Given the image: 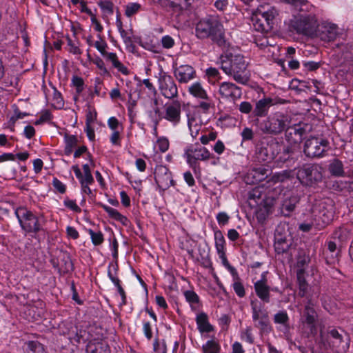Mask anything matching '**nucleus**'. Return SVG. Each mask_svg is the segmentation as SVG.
<instances>
[{
	"mask_svg": "<svg viewBox=\"0 0 353 353\" xmlns=\"http://www.w3.org/2000/svg\"><path fill=\"white\" fill-rule=\"evenodd\" d=\"M252 319L254 326L259 330L260 334H268L272 331L269 313L263 303L257 299L250 302Z\"/></svg>",
	"mask_w": 353,
	"mask_h": 353,
	"instance_id": "nucleus-8",
	"label": "nucleus"
},
{
	"mask_svg": "<svg viewBox=\"0 0 353 353\" xmlns=\"http://www.w3.org/2000/svg\"><path fill=\"white\" fill-rule=\"evenodd\" d=\"M265 274L266 272H263L261 274V279L254 283V288L259 299L263 303H268L270 302L271 287L267 283Z\"/></svg>",
	"mask_w": 353,
	"mask_h": 353,
	"instance_id": "nucleus-17",
	"label": "nucleus"
},
{
	"mask_svg": "<svg viewBox=\"0 0 353 353\" xmlns=\"http://www.w3.org/2000/svg\"><path fill=\"white\" fill-rule=\"evenodd\" d=\"M101 207L110 218L119 222L124 226H127L129 224V219L125 216L121 214L117 210L104 204L101 205Z\"/></svg>",
	"mask_w": 353,
	"mask_h": 353,
	"instance_id": "nucleus-27",
	"label": "nucleus"
},
{
	"mask_svg": "<svg viewBox=\"0 0 353 353\" xmlns=\"http://www.w3.org/2000/svg\"><path fill=\"white\" fill-rule=\"evenodd\" d=\"M330 173L334 176L340 177L344 176L343 164L342 161L334 159L330 162L328 166Z\"/></svg>",
	"mask_w": 353,
	"mask_h": 353,
	"instance_id": "nucleus-35",
	"label": "nucleus"
},
{
	"mask_svg": "<svg viewBox=\"0 0 353 353\" xmlns=\"http://www.w3.org/2000/svg\"><path fill=\"white\" fill-rule=\"evenodd\" d=\"M24 350L25 353H48L42 343L34 341L26 342Z\"/></svg>",
	"mask_w": 353,
	"mask_h": 353,
	"instance_id": "nucleus-33",
	"label": "nucleus"
},
{
	"mask_svg": "<svg viewBox=\"0 0 353 353\" xmlns=\"http://www.w3.org/2000/svg\"><path fill=\"white\" fill-rule=\"evenodd\" d=\"M205 75L208 77V81L212 85H216L217 83L220 88H224L225 85L227 88H240L233 83H228L226 81H221V77L219 70L212 67H210L205 70Z\"/></svg>",
	"mask_w": 353,
	"mask_h": 353,
	"instance_id": "nucleus-21",
	"label": "nucleus"
},
{
	"mask_svg": "<svg viewBox=\"0 0 353 353\" xmlns=\"http://www.w3.org/2000/svg\"><path fill=\"white\" fill-rule=\"evenodd\" d=\"M52 105L56 109H61L64 105L62 95L58 90H54Z\"/></svg>",
	"mask_w": 353,
	"mask_h": 353,
	"instance_id": "nucleus-46",
	"label": "nucleus"
},
{
	"mask_svg": "<svg viewBox=\"0 0 353 353\" xmlns=\"http://www.w3.org/2000/svg\"><path fill=\"white\" fill-rule=\"evenodd\" d=\"M88 232L90 236L92 243L94 245H99L103 242V241H104L103 234H102L101 232H100V231L94 232L92 230L89 229L88 230Z\"/></svg>",
	"mask_w": 353,
	"mask_h": 353,
	"instance_id": "nucleus-43",
	"label": "nucleus"
},
{
	"mask_svg": "<svg viewBox=\"0 0 353 353\" xmlns=\"http://www.w3.org/2000/svg\"><path fill=\"white\" fill-rule=\"evenodd\" d=\"M185 301L190 304L192 310H196L199 307L200 299L198 294L193 290L183 292Z\"/></svg>",
	"mask_w": 353,
	"mask_h": 353,
	"instance_id": "nucleus-36",
	"label": "nucleus"
},
{
	"mask_svg": "<svg viewBox=\"0 0 353 353\" xmlns=\"http://www.w3.org/2000/svg\"><path fill=\"white\" fill-rule=\"evenodd\" d=\"M72 170L80 183L92 184L94 182L92 174H83L77 165L72 166Z\"/></svg>",
	"mask_w": 353,
	"mask_h": 353,
	"instance_id": "nucleus-38",
	"label": "nucleus"
},
{
	"mask_svg": "<svg viewBox=\"0 0 353 353\" xmlns=\"http://www.w3.org/2000/svg\"><path fill=\"white\" fill-rule=\"evenodd\" d=\"M90 17L91 22L94 26V30L98 32H102L103 30V27L101 24L100 21L97 19L96 15L93 13L92 15Z\"/></svg>",
	"mask_w": 353,
	"mask_h": 353,
	"instance_id": "nucleus-63",
	"label": "nucleus"
},
{
	"mask_svg": "<svg viewBox=\"0 0 353 353\" xmlns=\"http://www.w3.org/2000/svg\"><path fill=\"white\" fill-rule=\"evenodd\" d=\"M93 63L97 65V67L100 70V74L103 76H110V72L105 66L104 61L102 59L97 57L94 61Z\"/></svg>",
	"mask_w": 353,
	"mask_h": 353,
	"instance_id": "nucleus-51",
	"label": "nucleus"
},
{
	"mask_svg": "<svg viewBox=\"0 0 353 353\" xmlns=\"http://www.w3.org/2000/svg\"><path fill=\"white\" fill-rule=\"evenodd\" d=\"M174 39L170 35H165L161 38V45L165 49H170L174 47Z\"/></svg>",
	"mask_w": 353,
	"mask_h": 353,
	"instance_id": "nucleus-55",
	"label": "nucleus"
},
{
	"mask_svg": "<svg viewBox=\"0 0 353 353\" xmlns=\"http://www.w3.org/2000/svg\"><path fill=\"white\" fill-rule=\"evenodd\" d=\"M143 10L142 6L137 2H129L125 8V15L127 17H132L139 12Z\"/></svg>",
	"mask_w": 353,
	"mask_h": 353,
	"instance_id": "nucleus-40",
	"label": "nucleus"
},
{
	"mask_svg": "<svg viewBox=\"0 0 353 353\" xmlns=\"http://www.w3.org/2000/svg\"><path fill=\"white\" fill-rule=\"evenodd\" d=\"M276 14L277 12L274 9L263 12L254 23L255 30L261 32H269L272 30Z\"/></svg>",
	"mask_w": 353,
	"mask_h": 353,
	"instance_id": "nucleus-14",
	"label": "nucleus"
},
{
	"mask_svg": "<svg viewBox=\"0 0 353 353\" xmlns=\"http://www.w3.org/2000/svg\"><path fill=\"white\" fill-rule=\"evenodd\" d=\"M318 314L316 312L312 300H307L301 316V323L303 328L312 336L317 334Z\"/></svg>",
	"mask_w": 353,
	"mask_h": 353,
	"instance_id": "nucleus-12",
	"label": "nucleus"
},
{
	"mask_svg": "<svg viewBox=\"0 0 353 353\" xmlns=\"http://www.w3.org/2000/svg\"><path fill=\"white\" fill-rule=\"evenodd\" d=\"M321 167L316 164L304 165L297 170L296 177L301 184L310 186L321 181Z\"/></svg>",
	"mask_w": 353,
	"mask_h": 353,
	"instance_id": "nucleus-11",
	"label": "nucleus"
},
{
	"mask_svg": "<svg viewBox=\"0 0 353 353\" xmlns=\"http://www.w3.org/2000/svg\"><path fill=\"white\" fill-rule=\"evenodd\" d=\"M98 38L101 40V41H97L94 46L97 49V50L101 53V54L103 57L106 53L107 51L105 50L106 48H108V44L106 42L101 39V35H97Z\"/></svg>",
	"mask_w": 353,
	"mask_h": 353,
	"instance_id": "nucleus-54",
	"label": "nucleus"
},
{
	"mask_svg": "<svg viewBox=\"0 0 353 353\" xmlns=\"http://www.w3.org/2000/svg\"><path fill=\"white\" fill-rule=\"evenodd\" d=\"M330 149V142L323 137H311L304 143L303 152L309 158L321 159Z\"/></svg>",
	"mask_w": 353,
	"mask_h": 353,
	"instance_id": "nucleus-10",
	"label": "nucleus"
},
{
	"mask_svg": "<svg viewBox=\"0 0 353 353\" xmlns=\"http://www.w3.org/2000/svg\"><path fill=\"white\" fill-rule=\"evenodd\" d=\"M140 91V90H130L128 93L129 110H131V109L136 105L137 101L141 94Z\"/></svg>",
	"mask_w": 353,
	"mask_h": 353,
	"instance_id": "nucleus-44",
	"label": "nucleus"
},
{
	"mask_svg": "<svg viewBox=\"0 0 353 353\" xmlns=\"http://www.w3.org/2000/svg\"><path fill=\"white\" fill-rule=\"evenodd\" d=\"M299 8L301 12H305V16H311L314 14L317 17L319 9L310 3L307 0H299V2L294 6Z\"/></svg>",
	"mask_w": 353,
	"mask_h": 353,
	"instance_id": "nucleus-30",
	"label": "nucleus"
},
{
	"mask_svg": "<svg viewBox=\"0 0 353 353\" xmlns=\"http://www.w3.org/2000/svg\"><path fill=\"white\" fill-rule=\"evenodd\" d=\"M337 34V26L334 23L325 22L322 23L321 26L319 25L316 35L314 37H319L323 41L330 42L336 39Z\"/></svg>",
	"mask_w": 353,
	"mask_h": 353,
	"instance_id": "nucleus-16",
	"label": "nucleus"
},
{
	"mask_svg": "<svg viewBox=\"0 0 353 353\" xmlns=\"http://www.w3.org/2000/svg\"><path fill=\"white\" fill-rule=\"evenodd\" d=\"M143 332L148 341H150L152 338V331L151 324L149 321L143 322Z\"/></svg>",
	"mask_w": 353,
	"mask_h": 353,
	"instance_id": "nucleus-60",
	"label": "nucleus"
},
{
	"mask_svg": "<svg viewBox=\"0 0 353 353\" xmlns=\"http://www.w3.org/2000/svg\"><path fill=\"white\" fill-rule=\"evenodd\" d=\"M184 157L186 159L188 164L193 169L198 167V161H208L211 153L205 147L199 145H190L185 149Z\"/></svg>",
	"mask_w": 353,
	"mask_h": 353,
	"instance_id": "nucleus-13",
	"label": "nucleus"
},
{
	"mask_svg": "<svg viewBox=\"0 0 353 353\" xmlns=\"http://www.w3.org/2000/svg\"><path fill=\"white\" fill-rule=\"evenodd\" d=\"M68 335L69 340L73 344H78L81 342L85 343L91 340L89 332L77 326L72 327L68 331Z\"/></svg>",
	"mask_w": 353,
	"mask_h": 353,
	"instance_id": "nucleus-22",
	"label": "nucleus"
},
{
	"mask_svg": "<svg viewBox=\"0 0 353 353\" xmlns=\"http://www.w3.org/2000/svg\"><path fill=\"white\" fill-rule=\"evenodd\" d=\"M148 116L151 123L155 125H159V122L163 119V114L158 108L148 111Z\"/></svg>",
	"mask_w": 353,
	"mask_h": 353,
	"instance_id": "nucleus-42",
	"label": "nucleus"
},
{
	"mask_svg": "<svg viewBox=\"0 0 353 353\" xmlns=\"http://www.w3.org/2000/svg\"><path fill=\"white\" fill-rule=\"evenodd\" d=\"M195 72L190 65L181 66L176 72V77L180 82L187 83L194 78Z\"/></svg>",
	"mask_w": 353,
	"mask_h": 353,
	"instance_id": "nucleus-29",
	"label": "nucleus"
},
{
	"mask_svg": "<svg viewBox=\"0 0 353 353\" xmlns=\"http://www.w3.org/2000/svg\"><path fill=\"white\" fill-rule=\"evenodd\" d=\"M78 139L75 135L65 133L64 135V152L65 155H70L74 148L77 146Z\"/></svg>",
	"mask_w": 353,
	"mask_h": 353,
	"instance_id": "nucleus-34",
	"label": "nucleus"
},
{
	"mask_svg": "<svg viewBox=\"0 0 353 353\" xmlns=\"http://www.w3.org/2000/svg\"><path fill=\"white\" fill-rule=\"evenodd\" d=\"M292 124L291 115L277 111L271 113L261 123V130L269 134L277 135L283 132Z\"/></svg>",
	"mask_w": 353,
	"mask_h": 353,
	"instance_id": "nucleus-6",
	"label": "nucleus"
},
{
	"mask_svg": "<svg viewBox=\"0 0 353 353\" xmlns=\"http://www.w3.org/2000/svg\"><path fill=\"white\" fill-rule=\"evenodd\" d=\"M118 265L117 263H110L108 270V276L115 287L120 285V280L117 277Z\"/></svg>",
	"mask_w": 353,
	"mask_h": 353,
	"instance_id": "nucleus-39",
	"label": "nucleus"
},
{
	"mask_svg": "<svg viewBox=\"0 0 353 353\" xmlns=\"http://www.w3.org/2000/svg\"><path fill=\"white\" fill-rule=\"evenodd\" d=\"M269 174V169L265 168L264 166H259L254 168L252 170H250L248 176H252V181L251 182L254 183L263 181L268 177Z\"/></svg>",
	"mask_w": 353,
	"mask_h": 353,
	"instance_id": "nucleus-28",
	"label": "nucleus"
},
{
	"mask_svg": "<svg viewBox=\"0 0 353 353\" xmlns=\"http://www.w3.org/2000/svg\"><path fill=\"white\" fill-rule=\"evenodd\" d=\"M203 353H220L221 346L218 341L214 339L208 340L202 345Z\"/></svg>",
	"mask_w": 353,
	"mask_h": 353,
	"instance_id": "nucleus-37",
	"label": "nucleus"
},
{
	"mask_svg": "<svg viewBox=\"0 0 353 353\" xmlns=\"http://www.w3.org/2000/svg\"><path fill=\"white\" fill-rule=\"evenodd\" d=\"M193 0H163L162 6L172 21L181 24L185 21V10Z\"/></svg>",
	"mask_w": 353,
	"mask_h": 353,
	"instance_id": "nucleus-9",
	"label": "nucleus"
},
{
	"mask_svg": "<svg viewBox=\"0 0 353 353\" xmlns=\"http://www.w3.org/2000/svg\"><path fill=\"white\" fill-rule=\"evenodd\" d=\"M318 27V19L314 14L311 16H305L304 14L294 15L290 20L288 24L290 32L311 38L316 35Z\"/></svg>",
	"mask_w": 353,
	"mask_h": 353,
	"instance_id": "nucleus-4",
	"label": "nucleus"
},
{
	"mask_svg": "<svg viewBox=\"0 0 353 353\" xmlns=\"http://www.w3.org/2000/svg\"><path fill=\"white\" fill-rule=\"evenodd\" d=\"M214 241L216 253L221 261L222 265L225 268L229 266H231L226 257L225 240L222 232L220 230H216L214 232Z\"/></svg>",
	"mask_w": 353,
	"mask_h": 353,
	"instance_id": "nucleus-18",
	"label": "nucleus"
},
{
	"mask_svg": "<svg viewBox=\"0 0 353 353\" xmlns=\"http://www.w3.org/2000/svg\"><path fill=\"white\" fill-rule=\"evenodd\" d=\"M305 217L303 221L299 225V229L307 232L312 228L321 230L324 228L332 220V214L329 212V214H326L324 210H319L316 207H314Z\"/></svg>",
	"mask_w": 353,
	"mask_h": 353,
	"instance_id": "nucleus-7",
	"label": "nucleus"
},
{
	"mask_svg": "<svg viewBox=\"0 0 353 353\" xmlns=\"http://www.w3.org/2000/svg\"><path fill=\"white\" fill-rule=\"evenodd\" d=\"M66 39L68 42V46L69 47L68 49L69 52L75 55H79L82 54L81 50L79 48V46L75 45L70 37L68 36Z\"/></svg>",
	"mask_w": 353,
	"mask_h": 353,
	"instance_id": "nucleus-52",
	"label": "nucleus"
},
{
	"mask_svg": "<svg viewBox=\"0 0 353 353\" xmlns=\"http://www.w3.org/2000/svg\"><path fill=\"white\" fill-rule=\"evenodd\" d=\"M107 61L111 62L112 67L123 74L128 73V68L119 60L117 54L115 52H108L103 56Z\"/></svg>",
	"mask_w": 353,
	"mask_h": 353,
	"instance_id": "nucleus-31",
	"label": "nucleus"
},
{
	"mask_svg": "<svg viewBox=\"0 0 353 353\" xmlns=\"http://www.w3.org/2000/svg\"><path fill=\"white\" fill-rule=\"evenodd\" d=\"M274 246L275 252L277 254H280L287 253L292 250L293 246V241L291 238H286L276 235L275 236Z\"/></svg>",
	"mask_w": 353,
	"mask_h": 353,
	"instance_id": "nucleus-23",
	"label": "nucleus"
},
{
	"mask_svg": "<svg viewBox=\"0 0 353 353\" xmlns=\"http://www.w3.org/2000/svg\"><path fill=\"white\" fill-rule=\"evenodd\" d=\"M226 269L230 272L233 278L232 288L235 294L240 298L245 295V290L241 279L239 276L236 270L233 266H229Z\"/></svg>",
	"mask_w": 353,
	"mask_h": 353,
	"instance_id": "nucleus-24",
	"label": "nucleus"
},
{
	"mask_svg": "<svg viewBox=\"0 0 353 353\" xmlns=\"http://www.w3.org/2000/svg\"><path fill=\"white\" fill-rule=\"evenodd\" d=\"M195 33L198 39H210L219 46L225 43L224 28L218 15H208L200 19L196 25Z\"/></svg>",
	"mask_w": 353,
	"mask_h": 353,
	"instance_id": "nucleus-1",
	"label": "nucleus"
},
{
	"mask_svg": "<svg viewBox=\"0 0 353 353\" xmlns=\"http://www.w3.org/2000/svg\"><path fill=\"white\" fill-rule=\"evenodd\" d=\"M220 63L223 72L227 74L233 75L238 83H244L247 81V64L242 54L227 52L221 56Z\"/></svg>",
	"mask_w": 353,
	"mask_h": 353,
	"instance_id": "nucleus-2",
	"label": "nucleus"
},
{
	"mask_svg": "<svg viewBox=\"0 0 353 353\" xmlns=\"http://www.w3.org/2000/svg\"><path fill=\"white\" fill-rule=\"evenodd\" d=\"M52 184L54 189L59 192L61 194H63L65 192L66 190V186L65 185L62 183L60 180H59L57 178L54 177L52 179Z\"/></svg>",
	"mask_w": 353,
	"mask_h": 353,
	"instance_id": "nucleus-57",
	"label": "nucleus"
},
{
	"mask_svg": "<svg viewBox=\"0 0 353 353\" xmlns=\"http://www.w3.org/2000/svg\"><path fill=\"white\" fill-rule=\"evenodd\" d=\"M257 155L258 159L261 161H268L272 159L268 156V150L265 148H259Z\"/></svg>",
	"mask_w": 353,
	"mask_h": 353,
	"instance_id": "nucleus-62",
	"label": "nucleus"
},
{
	"mask_svg": "<svg viewBox=\"0 0 353 353\" xmlns=\"http://www.w3.org/2000/svg\"><path fill=\"white\" fill-rule=\"evenodd\" d=\"M181 107L179 103H174L167 105L163 114V119L170 122L173 125H176L181 121Z\"/></svg>",
	"mask_w": 353,
	"mask_h": 353,
	"instance_id": "nucleus-19",
	"label": "nucleus"
},
{
	"mask_svg": "<svg viewBox=\"0 0 353 353\" xmlns=\"http://www.w3.org/2000/svg\"><path fill=\"white\" fill-rule=\"evenodd\" d=\"M154 180L160 191H165L173 185L174 181L169 169L164 165H157L154 171Z\"/></svg>",
	"mask_w": 353,
	"mask_h": 353,
	"instance_id": "nucleus-15",
	"label": "nucleus"
},
{
	"mask_svg": "<svg viewBox=\"0 0 353 353\" xmlns=\"http://www.w3.org/2000/svg\"><path fill=\"white\" fill-rule=\"evenodd\" d=\"M170 146L169 140L165 137H160L157 139L156 142V147L158 148L161 152H165Z\"/></svg>",
	"mask_w": 353,
	"mask_h": 353,
	"instance_id": "nucleus-47",
	"label": "nucleus"
},
{
	"mask_svg": "<svg viewBox=\"0 0 353 353\" xmlns=\"http://www.w3.org/2000/svg\"><path fill=\"white\" fill-rule=\"evenodd\" d=\"M101 10L108 14L114 12V3L111 1H101L98 3Z\"/></svg>",
	"mask_w": 353,
	"mask_h": 353,
	"instance_id": "nucleus-49",
	"label": "nucleus"
},
{
	"mask_svg": "<svg viewBox=\"0 0 353 353\" xmlns=\"http://www.w3.org/2000/svg\"><path fill=\"white\" fill-rule=\"evenodd\" d=\"M241 339L249 344L254 343V336L252 333V329L250 327H247L241 331Z\"/></svg>",
	"mask_w": 353,
	"mask_h": 353,
	"instance_id": "nucleus-50",
	"label": "nucleus"
},
{
	"mask_svg": "<svg viewBox=\"0 0 353 353\" xmlns=\"http://www.w3.org/2000/svg\"><path fill=\"white\" fill-rule=\"evenodd\" d=\"M86 353H109V350L107 349L103 350L102 346L98 347L92 344H88L86 348Z\"/></svg>",
	"mask_w": 353,
	"mask_h": 353,
	"instance_id": "nucleus-61",
	"label": "nucleus"
},
{
	"mask_svg": "<svg viewBox=\"0 0 353 353\" xmlns=\"http://www.w3.org/2000/svg\"><path fill=\"white\" fill-rule=\"evenodd\" d=\"M319 336L320 343L336 353H345L350 348V336L343 330L332 328L326 334L321 330Z\"/></svg>",
	"mask_w": 353,
	"mask_h": 353,
	"instance_id": "nucleus-3",
	"label": "nucleus"
},
{
	"mask_svg": "<svg viewBox=\"0 0 353 353\" xmlns=\"http://www.w3.org/2000/svg\"><path fill=\"white\" fill-rule=\"evenodd\" d=\"M327 251L330 254L331 261L327 260V263H334L338 256L339 251L337 250L336 245L334 242L330 241L327 243Z\"/></svg>",
	"mask_w": 353,
	"mask_h": 353,
	"instance_id": "nucleus-48",
	"label": "nucleus"
},
{
	"mask_svg": "<svg viewBox=\"0 0 353 353\" xmlns=\"http://www.w3.org/2000/svg\"><path fill=\"white\" fill-rule=\"evenodd\" d=\"M274 322L276 324H281L285 327L289 326V316L286 311L281 310L274 315Z\"/></svg>",
	"mask_w": 353,
	"mask_h": 353,
	"instance_id": "nucleus-41",
	"label": "nucleus"
},
{
	"mask_svg": "<svg viewBox=\"0 0 353 353\" xmlns=\"http://www.w3.org/2000/svg\"><path fill=\"white\" fill-rule=\"evenodd\" d=\"M14 214L21 230L26 234H37L42 230L43 215L38 216L24 207L17 208L14 210Z\"/></svg>",
	"mask_w": 353,
	"mask_h": 353,
	"instance_id": "nucleus-5",
	"label": "nucleus"
},
{
	"mask_svg": "<svg viewBox=\"0 0 353 353\" xmlns=\"http://www.w3.org/2000/svg\"><path fill=\"white\" fill-rule=\"evenodd\" d=\"M52 119L51 112L49 110L42 111L38 120L35 121L36 125H40L44 122H48Z\"/></svg>",
	"mask_w": 353,
	"mask_h": 353,
	"instance_id": "nucleus-56",
	"label": "nucleus"
},
{
	"mask_svg": "<svg viewBox=\"0 0 353 353\" xmlns=\"http://www.w3.org/2000/svg\"><path fill=\"white\" fill-rule=\"evenodd\" d=\"M197 328L201 333H209L214 330L210 323L208 316L205 312H200L196 316Z\"/></svg>",
	"mask_w": 353,
	"mask_h": 353,
	"instance_id": "nucleus-26",
	"label": "nucleus"
},
{
	"mask_svg": "<svg viewBox=\"0 0 353 353\" xmlns=\"http://www.w3.org/2000/svg\"><path fill=\"white\" fill-rule=\"evenodd\" d=\"M64 205L69 208L70 210H72L75 212H80L81 208L79 207V205L77 204L76 201L74 200L71 199H65L63 201Z\"/></svg>",
	"mask_w": 353,
	"mask_h": 353,
	"instance_id": "nucleus-59",
	"label": "nucleus"
},
{
	"mask_svg": "<svg viewBox=\"0 0 353 353\" xmlns=\"http://www.w3.org/2000/svg\"><path fill=\"white\" fill-rule=\"evenodd\" d=\"M290 177V172H289L288 170H283L280 172L274 173L272 176L271 180L274 183L284 182L286 180L289 179Z\"/></svg>",
	"mask_w": 353,
	"mask_h": 353,
	"instance_id": "nucleus-45",
	"label": "nucleus"
},
{
	"mask_svg": "<svg viewBox=\"0 0 353 353\" xmlns=\"http://www.w3.org/2000/svg\"><path fill=\"white\" fill-rule=\"evenodd\" d=\"M241 136L242 137V142L245 141H250L254 137L253 130L248 127H245L241 132Z\"/></svg>",
	"mask_w": 353,
	"mask_h": 353,
	"instance_id": "nucleus-58",
	"label": "nucleus"
},
{
	"mask_svg": "<svg viewBox=\"0 0 353 353\" xmlns=\"http://www.w3.org/2000/svg\"><path fill=\"white\" fill-rule=\"evenodd\" d=\"M302 65L305 71H316L320 68V63L314 61H303Z\"/></svg>",
	"mask_w": 353,
	"mask_h": 353,
	"instance_id": "nucleus-53",
	"label": "nucleus"
},
{
	"mask_svg": "<svg viewBox=\"0 0 353 353\" xmlns=\"http://www.w3.org/2000/svg\"><path fill=\"white\" fill-rule=\"evenodd\" d=\"M285 131V139L290 145L300 143L305 133V130L300 125H290Z\"/></svg>",
	"mask_w": 353,
	"mask_h": 353,
	"instance_id": "nucleus-20",
	"label": "nucleus"
},
{
	"mask_svg": "<svg viewBox=\"0 0 353 353\" xmlns=\"http://www.w3.org/2000/svg\"><path fill=\"white\" fill-rule=\"evenodd\" d=\"M84 85V81L82 77L74 75L71 80V85L76 88H82Z\"/></svg>",
	"mask_w": 353,
	"mask_h": 353,
	"instance_id": "nucleus-64",
	"label": "nucleus"
},
{
	"mask_svg": "<svg viewBox=\"0 0 353 353\" xmlns=\"http://www.w3.org/2000/svg\"><path fill=\"white\" fill-rule=\"evenodd\" d=\"M274 105L273 99L271 98H264L260 99L256 103L254 110V114L258 117H263L267 115L269 108Z\"/></svg>",
	"mask_w": 353,
	"mask_h": 353,
	"instance_id": "nucleus-25",
	"label": "nucleus"
},
{
	"mask_svg": "<svg viewBox=\"0 0 353 353\" xmlns=\"http://www.w3.org/2000/svg\"><path fill=\"white\" fill-rule=\"evenodd\" d=\"M299 199L296 195H292L285 199L281 205V212L285 216H288L295 208Z\"/></svg>",
	"mask_w": 353,
	"mask_h": 353,
	"instance_id": "nucleus-32",
	"label": "nucleus"
}]
</instances>
